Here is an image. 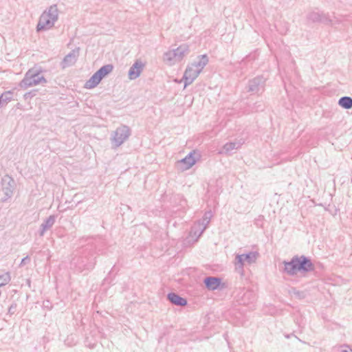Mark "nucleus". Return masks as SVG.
<instances>
[{
    "mask_svg": "<svg viewBox=\"0 0 352 352\" xmlns=\"http://www.w3.org/2000/svg\"><path fill=\"white\" fill-rule=\"evenodd\" d=\"M283 272L291 276L296 275L298 272L305 274L315 270L311 259L305 255H295L290 261H283Z\"/></svg>",
    "mask_w": 352,
    "mask_h": 352,
    "instance_id": "f257e3e1",
    "label": "nucleus"
},
{
    "mask_svg": "<svg viewBox=\"0 0 352 352\" xmlns=\"http://www.w3.org/2000/svg\"><path fill=\"white\" fill-rule=\"evenodd\" d=\"M58 19V9L56 4L50 6L40 16L36 31L47 30L54 27Z\"/></svg>",
    "mask_w": 352,
    "mask_h": 352,
    "instance_id": "f03ea898",
    "label": "nucleus"
},
{
    "mask_svg": "<svg viewBox=\"0 0 352 352\" xmlns=\"http://www.w3.org/2000/svg\"><path fill=\"white\" fill-rule=\"evenodd\" d=\"M42 69L39 67H34L30 69L25 74L24 78L20 82L21 88L27 89L28 87L37 85L38 84H45L47 80L42 74Z\"/></svg>",
    "mask_w": 352,
    "mask_h": 352,
    "instance_id": "7ed1b4c3",
    "label": "nucleus"
},
{
    "mask_svg": "<svg viewBox=\"0 0 352 352\" xmlns=\"http://www.w3.org/2000/svg\"><path fill=\"white\" fill-rule=\"evenodd\" d=\"M188 52L189 46L187 44H182L176 49L166 52L163 55V60L168 65H173L182 61Z\"/></svg>",
    "mask_w": 352,
    "mask_h": 352,
    "instance_id": "20e7f679",
    "label": "nucleus"
},
{
    "mask_svg": "<svg viewBox=\"0 0 352 352\" xmlns=\"http://www.w3.org/2000/svg\"><path fill=\"white\" fill-rule=\"evenodd\" d=\"M131 129L126 125H122L118 127L113 131L111 138L112 146L113 148H117L121 146L130 136Z\"/></svg>",
    "mask_w": 352,
    "mask_h": 352,
    "instance_id": "39448f33",
    "label": "nucleus"
},
{
    "mask_svg": "<svg viewBox=\"0 0 352 352\" xmlns=\"http://www.w3.org/2000/svg\"><path fill=\"white\" fill-rule=\"evenodd\" d=\"M306 19L309 22L313 23H321L325 25H332L333 22L328 13H324L317 9L309 11L307 14Z\"/></svg>",
    "mask_w": 352,
    "mask_h": 352,
    "instance_id": "423d86ee",
    "label": "nucleus"
},
{
    "mask_svg": "<svg viewBox=\"0 0 352 352\" xmlns=\"http://www.w3.org/2000/svg\"><path fill=\"white\" fill-rule=\"evenodd\" d=\"M1 183L4 197L1 198V202H6L13 195L15 182L12 177L7 175L2 179Z\"/></svg>",
    "mask_w": 352,
    "mask_h": 352,
    "instance_id": "0eeeda50",
    "label": "nucleus"
},
{
    "mask_svg": "<svg viewBox=\"0 0 352 352\" xmlns=\"http://www.w3.org/2000/svg\"><path fill=\"white\" fill-rule=\"evenodd\" d=\"M265 85V78L262 76H258L250 80L247 87V91L253 94H257L263 90Z\"/></svg>",
    "mask_w": 352,
    "mask_h": 352,
    "instance_id": "6e6552de",
    "label": "nucleus"
},
{
    "mask_svg": "<svg viewBox=\"0 0 352 352\" xmlns=\"http://www.w3.org/2000/svg\"><path fill=\"white\" fill-rule=\"evenodd\" d=\"M80 47H76L66 55L62 60L60 65L63 69L74 65L79 56Z\"/></svg>",
    "mask_w": 352,
    "mask_h": 352,
    "instance_id": "1a4fd4ad",
    "label": "nucleus"
},
{
    "mask_svg": "<svg viewBox=\"0 0 352 352\" xmlns=\"http://www.w3.org/2000/svg\"><path fill=\"white\" fill-rule=\"evenodd\" d=\"M200 73L199 71L193 67L192 65H188L186 69L184 74V87H186L191 83L197 78Z\"/></svg>",
    "mask_w": 352,
    "mask_h": 352,
    "instance_id": "9d476101",
    "label": "nucleus"
},
{
    "mask_svg": "<svg viewBox=\"0 0 352 352\" xmlns=\"http://www.w3.org/2000/svg\"><path fill=\"white\" fill-rule=\"evenodd\" d=\"M145 64L140 60H136L130 67L128 77L130 80L138 78L144 68Z\"/></svg>",
    "mask_w": 352,
    "mask_h": 352,
    "instance_id": "9b49d317",
    "label": "nucleus"
},
{
    "mask_svg": "<svg viewBox=\"0 0 352 352\" xmlns=\"http://www.w3.org/2000/svg\"><path fill=\"white\" fill-rule=\"evenodd\" d=\"M60 339L68 346L75 345L78 340L76 333L72 331H63Z\"/></svg>",
    "mask_w": 352,
    "mask_h": 352,
    "instance_id": "f8f14e48",
    "label": "nucleus"
},
{
    "mask_svg": "<svg viewBox=\"0 0 352 352\" xmlns=\"http://www.w3.org/2000/svg\"><path fill=\"white\" fill-rule=\"evenodd\" d=\"M222 279L217 276H207L204 280L205 287L210 291H214L220 287Z\"/></svg>",
    "mask_w": 352,
    "mask_h": 352,
    "instance_id": "ddd939ff",
    "label": "nucleus"
},
{
    "mask_svg": "<svg viewBox=\"0 0 352 352\" xmlns=\"http://www.w3.org/2000/svg\"><path fill=\"white\" fill-rule=\"evenodd\" d=\"M194 154L195 151L190 152L184 158L178 161V164L182 166V170H188L196 163Z\"/></svg>",
    "mask_w": 352,
    "mask_h": 352,
    "instance_id": "4468645a",
    "label": "nucleus"
},
{
    "mask_svg": "<svg viewBox=\"0 0 352 352\" xmlns=\"http://www.w3.org/2000/svg\"><path fill=\"white\" fill-rule=\"evenodd\" d=\"M167 299L174 305L184 307L187 305V300L186 298L174 292L168 294Z\"/></svg>",
    "mask_w": 352,
    "mask_h": 352,
    "instance_id": "2eb2a0df",
    "label": "nucleus"
},
{
    "mask_svg": "<svg viewBox=\"0 0 352 352\" xmlns=\"http://www.w3.org/2000/svg\"><path fill=\"white\" fill-rule=\"evenodd\" d=\"M212 217V212L211 210L206 211L202 219L198 221L197 223L199 226H201L202 228H200L199 231L198 236H201V234L204 232V231L206 229L208 225L209 224L210 219Z\"/></svg>",
    "mask_w": 352,
    "mask_h": 352,
    "instance_id": "dca6fc26",
    "label": "nucleus"
},
{
    "mask_svg": "<svg viewBox=\"0 0 352 352\" xmlns=\"http://www.w3.org/2000/svg\"><path fill=\"white\" fill-rule=\"evenodd\" d=\"M56 217L54 214L50 215L47 217L43 223L41 225L39 235L43 236L46 232V230L50 229L56 221Z\"/></svg>",
    "mask_w": 352,
    "mask_h": 352,
    "instance_id": "f3484780",
    "label": "nucleus"
},
{
    "mask_svg": "<svg viewBox=\"0 0 352 352\" xmlns=\"http://www.w3.org/2000/svg\"><path fill=\"white\" fill-rule=\"evenodd\" d=\"M244 262L245 260L243 258V254H237L235 257V271L239 273L240 275H244Z\"/></svg>",
    "mask_w": 352,
    "mask_h": 352,
    "instance_id": "a211bd4d",
    "label": "nucleus"
},
{
    "mask_svg": "<svg viewBox=\"0 0 352 352\" xmlns=\"http://www.w3.org/2000/svg\"><path fill=\"white\" fill-rule=\"evenodd\" d=\"M102 80L97 72H95L91 77L85 82V87L93 89L96 87Z\"/></svg>",
    "mask_w": 352,
    "mask_h": 352,
    "instance_id": "6ab92c4d",
    "label": "nucleus"
},
{
    "mask_svg": "<svg viewBox=\"0 0 352 352\" xmlns=\"http://www.w3.org/2000/svg\"><path fill=\"white\" fill-rule=\"evenodd\" d=\"M199 60L195 61L191 65L197 68V69L200 73L202 69L204 68V67L208 64V57L206 54H204L199 56Z\"/></svg>",
    "mask_w": 352,
    "mask_h": 352,
    "instance_id": "aec40b11",
    "label": "nucleus"
},
{
    "mask_svg": "<svg viewBox=\"0 0 352 352\" xmlns=\"http://www.w3.org/2000/svg\"><path fill=\"white\" fill-rule=\"evenodd\" d=\"M240 147V144L237 142H228L219 152L221 154L229 155L232 150L237 149Z\"/></svg>",
    "mask_w": 352,
    "mask_h": 352,
    "instance_id": "412c9836",
    "label": "nucleus"
},
{
    "mask_svg": "<svg viewBox=\"0 0 352 352\" xmlns=\"http://www.w3.org/2000/svg\"><path fill=\"white\" fill-rule=\"evenodd\" d=\"M78 267L80 271H83L85 270H92L96 265L95 258L91 259V261L85 262L82 258H81L80 262H78L77 263Z\"/></svg>",
    "mask_w": 352,
    "mask_h": 352,
    "instance_id": "4be33fe9",
    "label": "nucleus"
},
{
    "mask_svg": "<svg viewBox=\"0 0 352 352\" xmlns=\"http://www.w3.org/2000/svg\"><path fill=\"white\" fill-rule=\"evenodd\" d=\"M113 69V65L112 64H107L101 67L96 72L102 80V78L110 74Z\"/></svg>",
    "mask_w": 352,
    "mask_h": 352,
    "instance_id": "5701e85b",
    "label": "nucleus"
},
{
    "mask_svg": "<svg viewBox=\"0 0 352 352\" xmlns=\"http://www.w3.org/2000/svg\"><path fill=\"white\" fill-rule=\"evenodd\" d=\"M13 92L12 91H7L3 92L0 96V106L3 107L6 105L10 101L12 100Z\"/></svg>",
    "mask_w": 352,
    "mask_h": 352,
    "instance_id": "b1692460",
    "label": "nucleus"
},
{
    "mask_svg": "<svg viewBox=\"0 0 352 352\" xmlns=\"http://www.w3.org/2000/svg\"><path fill=\"white\" fill-rule=\"evenodd\" d=\"M242 254L243 255V258L245 261H246L249 264L254 263L259 256L258 252L256 251H252L247 254Z\"/></svg>",
    "mask_w": 352,
    "mask_h": 352,
    "instance_id": "393cba45",
    "label": "nucleus"
},
{
    "mask_svg": "<svg viewBox=\"0 0 352 352\" xmlns=\"http://www.w3.org/2000/svg\"><path fill=\"white\" fill-rule=\"evenodd\" d=\"M338 104L345 109L352 108V98L349 96L341 97L338 100Z\"/></svg>",
    "mask_w": 352,
    "mask_h": 352,
    "instance_id": "a878e982",
    "label": "nucleus"
},
{
    "mask_svg": "<svg viewBox=\"0 0 352 352\" xmlns=\"http://www.w3.org/2000/svg\"><path fill=\"white\" fill-rule=\"evenodd\" d=\"M16 303H12L9 309H8V313L10 314V315H12L15 313L16 310Z\"/></svg>",
    "mask_w": 352,
    "mask_h": 352,
    "instance_id": "bb28decb",
    "label": "nucleus"
},
{
    "mask_svg": "<svg viewBox=\"0 0 352 352\" xmlns=\"http://www.w3.org/2000/svg\"><path fill=\"white\" fill-rule=\"evenodd\" d=\"M35 91H35V90H34V91H30V92H27V93H25V94H24V96H23V97H24L25 100H27V99H28V98H32V97H34V96L36 95Z\"/></svg>",
    "mask_w": 352,
    "mask_h": 352,
    "instance_id": "cd10ccee",
    "label": "nucleus"
},
{
    "mask_svg": "<svg viewBox=\"0 0 352 352\" xmlns=\"http://www.w3.org/2000/svg\"><path fill=\"white\" fill-rule=\"evenodd\" d=\"M96 344V342L94 341L93 342H88V338H86V340H85V345L91 349H93L95 347Z\"/></svg>",
    "mask_w": 352,
    "mask_h": 352,
    "instance_id": "c85d7f7f",
    "label": "nucleus"
},
{
    "mask_svg": "<svg viewBox=\"0 0 352 352\" xmlns=\"http://www.w3.org/2000/svg\"><path fill=\"white\" fill-rule=\"evenodd\" d=\"M340 352H352V349L348 346H342Z\"/></svg>",
    "mask_w": 352,
    "mask_h": 352,
    "instance_id": "c756f323",
    "label": "nucleus"
},
{
    "mask_svg": "<svg viewBox=\"0 0 352 352\" xmlns=\"http://www.w3.org/2000/svg\"><path fill=\"white\" fill-rule=\"evenodd\" d=\"M30 261V258L28 256H26L25 257H24L23 258H22L21 261V263H20V266H23L25 264H26L27 263H29Z\"/></svg>",
    "mask_w": 352,
    "mask_h": 352,
    "instance_id": "7c9ffc66",
    "label": "nucleus"
},
{
    "mask_svg": "<svg viewBox=\"0 0 352 352\" xmlns=\"http://www.w3.org/2000/svg\"><path fill=\"white\" fill-rule=\"evenodd\" d=\"M285 337L287 338H292V337H294L295 338H297V337L296 336H294L293 333H292L291 335L285 334Z\"/></svg>",
    "mask_w": 352,
    "mask_h": 352,
    "instance_id": "2f4dec72",
    "label": "nucleus"
},
{
    "mask_svg": "<svg viewBox=\"0 0 352 352\" xmlns=\"http://www.w3.org/2000/svg\"><path fill=\"white\" fill-rule=\"evenodd\" d=\"M295 294H296L298 297H299V298H300V297H301V296H300V292H296V293H295Z\"/></svg>",
    "mask_w": 352,
    "mask_h": 352,
    "instance_id": "473e14b6",
    "label": "nucleus"
},
{
    "mask_svg": "<svg viewBox=\"0 0 352 352\" xmlns=\"http://www.w3.org/2000/svg\"><path fill=\"white\" fill-rule=\"evenodd\" d=\"M334 19H336V21H335V22H336V23H340V22H341V21H340V20H339V19H336V17H334Z\"/></svg>",
    "mask_w": 352,
    "mask_h": 352,
    "instance_id": "72a5a7b5",
    "label": "nucleus"
},
{
    "mask_svg": "<svg viewBox=\"0 0 352 352\" xmlns=\"http://www.w3.org/2000/svg\"><path fill=\"white\" fill-rule=\"evenodd\" d=\"M248 294V295H251V293L250 292H248L245 294V295Z\"/></svg>",
    "mask_w": 352,
    "mask_h": 352,
    "instance_id": "f704fd0d",
    "label": "nucleus"
},
{
    "mask_svg": "<svg viewBox=\"0 0 352 352\" xmlns=\"http://www.w3.org/2000/svg\"><path fill=\"white\" fill-rule=\"evenodd\" d=\"M3 281V279H0V282Z\"/></svg>",
    "mask_w": 352,
    "mask_h": 352,
    "instance_id": "c9c22d12",
    "label": "nucleus"
}]
</instances>
